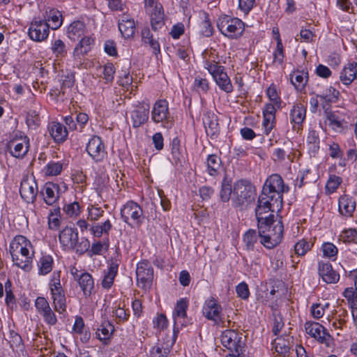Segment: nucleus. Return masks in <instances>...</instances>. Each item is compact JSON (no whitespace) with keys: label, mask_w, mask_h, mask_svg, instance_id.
Wrapping results in <instances>:
<instances>
[{"label":"nucleus","mask_w":357,"mask_h":357,"mask_svg":"<svg viewBox=\"0 0 357 357\" xmlns=\"http://www.w3.org/2000/svg\"><path fill=\"white\" fill-rule=\"evenodd\" d=\"M30 242L23 236H17L10 242L9 252L14 264L25 271L32 268L33 253L30 254Z\"/></svg>","instance_id":"nucleus-1"},{"label":"nucleus","mask_w":357,"mask_h":357,"mask_svg":"<svg viewBox=\"0 0 357 357\" xmlns=\"http://www.w3.org/2000/svg\"><path fill=\"white\" fill-rule=\"evenodd\" d=\"M256 194L255 186L248 180L241 179L234 183L231 202L234 207L243 206L250 202Z\"/></svg>","instance_id":"nucleus-2"},{"label":"nucleus","mask_w":357,"mask_h":357,"mask_svg":"<svg viewBox=\"0 0 357 357\" xmlns=\"http://www.w3.org/2000/svg\"><path fill=\"white\" fill-rule=\"evenodd\" d=\"M217 27L220 33L228 38L238 39L244 32L245 23L237 17L223 15L218 18Z\"/></svg>","instance_id":"nucleus-3"},{"label":"nucleus","mask_w":357,"mask_h":357,"mask_svg":"<svg viewBox=\"0 0 357 357\" xmlns=\"http://www.w3.org/2000/svg\"><path fill=\"white\" fill-rule=\"evenodd\" d=\"M29 146V138L21 131L14 132L6 145V151L18 159H22L26 155Z\"/></svg>","instance_id":"nucleus-4"},{"label":"nucleus","mask_w":357,"mask_h":357,"mask_svg":"<svg viewBox=\"0 0 357 357\" xmlns=\"http://www.w3.org/2000/svg\"><path fill=\"white\" fill-rule=\"evenodd\" d=\"M50 289L54 310L59 314L66 311V298L60 281V272H54L50 282Z\"/></svg>","instance_id":"nucleus-5"},{"label":"nucleus","mask_w":357,"mask_h":357,"mask_svg":"<svg viewBox=\"0 0 357 357\" xmlns=\"http://www.w3.org/2000/svg\"><path fill=\"white\" fill-rule=\"evenodd\" d=\"M151 116L155 123H161L166 129L174 126V117L169 112V103L166 100H158L153 104Z\"/></svg>","instance_id":"nucleus-6"},{"label":"nucleus","mask_w":357,"mask_h":357,"mask_svg":"<svg viewBox=\"0 0 357 357\" xmlns=\"http://www.w3.org/2000/svg\"><path fill=\"white\" fill-rule=\"evenodd\" d=\"M261 191L283 203V194L289 191V187L284 184L280 174H273L266 178Z\"/></svg>","instance_id":"nucleus-7"},{"label":"nucleus","mask_w":357,"mask_h":357,"mask_svg":"<svg viewBox=\"0 0 357 357\" xmlns=\"http://www.w3.org/2000/svg\"><path fill=\"white\" fill-rule=\"evenodd\" d=\"M121 218L122 220L131 226V220L137 226H141L144 222V216L141 206L134 201L127 202L121 208Z\"/></svg>","instance_id":"nucleus-8"},{"label":"nucleus","mask_w":357,"mask_h":357,"mask_svg":"<svg viewBox=\"0 0 357 357\" xmlns=\"http://www.w3.org/2000/svg\"><path fill=\"white\" fill-rule=\"evenodd\" d=\"M206 68L212 75L220 89L227 93H231L234 89L233 85L229 76L225 71V68L213 63H206Z\"/></svg>","instance_id":"nucleus-9"},{"label":"nucleus","mask_w":357,"mask_h":357,"mask_svg":"<svg viewBox=\"0 0 357 357\" xmlns=\"http://www.w3.org/2000/svg\"><path fill=\"white\" fill-rule=\"evenodd\" d=\"M306 333L319 343L325 344L327 347H331L333 344V339L327 332V330L319 323L315 321H307L305 324Z\"/></svg>","instance_id":"nucleus-10"},{"label":"nucleus","mask_w":357,"mask_h":357,"mask_svg":"<svg viewBox=\"0 0 357 357\" xmlns=\"http://www.w3.org/2000/svg\"><path fill=\"white\" fill-rule=\"evenodd\" d=\"M220 342L224 347L231 353L240 352L243 350L245 343L242 340L241 334L231 329L224 331L220 335Z\"/></svg>","instance_id":"nucleus-11"},{"label":"nucleus","mask_w":357,"mask_h":357,"mask_svg":"<svg viewBox=\"0 0 357 357\" xmlns=\"http://www.w3.org/2000/svg\"><path fill=\"white\" fill-rule=\"evenodd\" d=\"M50 24L43 20L34 18L30 23L28 36L31 40L40 43L45 41L50 34Z\"/></svg>","instance_id":"nucleus-12"},{"label":"nucleus","mask_w":357,"mask_h":357,"mask_svg":"<svg viewBox=\"0 0 357 357\" xmlns=\"http://www.w3.org/2000/svg\"><path fill=\"white\" fill-rule=\"evenodd\" d=\"M324 113L329 128L335 132H342L348 128L349 123L347 119L349 116L346 113L340 110L331 111L328 109H326Z\"/></svg>","instance_id":"nucleus-13"},{"label":"nucleus","mask_w":357,"mask_h":357,"mask_svg":"<svg viewBox=\"0 0 357 357\" xmlns=\"http://www.w3.org/2000/svg\"><path fill=\"white\" fill-rule=\"evenodd\" d=\"M86 150L89 155L96 162H100L107 155L104 143L98 136H92L86 144Z\"/></svg>","instance_id":"nucleus-14"},{"label":"nucleus","mask_w":357,"mask_h":357,"mask_svg":"<svg viewBox=\"0 0 357 357\" xmlns=\"http://www.w3.org/2000/svg\"><path fill=\"white\" fill-rule=\"evenodd\" d=\"M137 284L140 288H150L153 280V269L147 261L137 264L136 270Z\"/></svg>","instance_id":"nucleus-15"},{"label":"nucleus","mask_w":357,"mask_h":357,"mask_svg":"<svg viewBox=\"0 0 357 357\" xmlns=\"http://www.w3.org/2000/svg\"><path fill=\"white\" fill-rule=\"evenodd\" d=\"M222 307L218 301L213 296L208 298L203 305V315L208 320L218 324L220 321Z\"/></svg>","instance_id":"nucleus-16"},{"label":"nucleus","mask_w":357,"mask_h":357,"mask_svg":"<svg viewBox=\"0 0 357 357\" xmlns=\"http://www.w3.org/2000/svg\"><path fill=\"white\" fill-rule=\"evenodd\" d=\"M188 302L185 299L181 298L177 301L176 305L173 312L174 317V329L173 334L174 337H177L179 330L184 326V319L187 314Z\"/></svg>","instance_id":"nucleus-17"},{"label":"nucleus","mask_w":357,"mask_h":357,"mask_svg":"<svg viewBox=\"0 0 357 357\" xmlns=\"http://www.w3.org/2000/svg\"><path fill=\"white\" fill-rule=\"evenodd\" d=\"M150 105L149 103L140 102L130 112L132 125L138 128L144 124L149 117Z\"/></svg>","instance_id":"nucleus-18"},{"label":"nucleus","mask_w":357,"mask_h":357,"mask_svg":"<svg viewBox=\"0 0 357 357\" xmlns=\"http://www.w3.org/2000/svg\"><path fill=\"white\" fill-rule=\"evenodd\" d=\"M35 306L38 312L43 317L44 321L50 326L57 322L56 314L50 306L48 301L44 297H38L35 301Z\"/></svg>","instance_id":"nucleus-19"},{"label":"nucleus","mask_w":357,"mask_h":357,"mask_svg":"<svg viewBox=\"0 0 357 357\" xmlns=\"http://www.w3.org/2000/svg\"><path fill=\"white\" fill-rule=\"evenodd\" d=\"M203 123L207 136L212 139L218 138L220 132L218 116L212 112H206L204 114Z\"/></svg>","instance_id":"nucleus-20"},{"label":"nucleus","mask_w":357,"mask_h":357,"mask_svg":"<svg viewBox=\"0 0 357 357\" xmlns=\"http://www.w3.org/2000/svg\"><path fill=\"white\" fill-rule=\"evenodd\" d=\"M61 188L58 183L47 182L40 191L44 202L50 206L57 203L60 196Z\"/></svg>","instance_id":"nucleus-21"},{"label":"nucleus","mask_w":357,"mask_h":357,"mask_svg":"<svg viewBox=\"0 0 357 357\" xmlns=\"http://www.w3.org/2000/svg\"><path fill=\"white\" fill-rule=\"evenodd\" d=\"M318 273L322 280L328 284L337 283L340 280V275L333 270L330 262L319 261L318 263Z\"/></svg>","instance_id":"nucleus-22"},{"label":"nucleus","mask_w":357,"mask_h":357,"mask_svg":"<svg viewBox=\"0 0 357 357\" xmlns=\"http://www.w3.org/2000/svg\"><path fill=\"white\" fill-rule=\"evenodd\" d=\"M306 116V108L301 103H296L290 110V122L293 124V129L299 130L302 129L303 123Z\"/></svg>","instance_id":"nucleus-23"},{"label":"nucleus","mask_w":357,"mask_h":357,"mask_svg":"<svg viewBox=\"0 0 357 357\" xmlns=\"http://www.w3.org/2000/svg\"><path fill=\"white\" fill-rule=\"evenodd\" d=\"M20 193L26 202H33L37 197L38 186L35 181L23 180L20 184Z\"/></svg>","instance_id":"nucleus-24"},{"label":"nucleus","mask_w":357,"mask_h":357,"mask_svg":"<svg viewBox=\"0 0 357 357\" xmlns=\"http://www.w3.org/2000/svg\"><path fill=\"white\" fill-rule=\"evenodd\" d=\"M119 264V260L117 259H112L109 262V266L104 271V277L101 282L103 289H109L113 285L114 278L118 273Z\"/></svg>","instance_id":"nucleus-25"},{"label":"nucleus","mask_w":357,"mask_h":357,"mask_svg":"<svg viewBox=\"0 0 357 357\" xmlns=\"http://www.w3.org/2000/svg\"><path fill=\"white\" fill-rule=\"evenodd\" d=\"M78 238V231L76 228L66 227L59 233V240L66 251H68L72 245L77 241Z\"/></svg>","instance_id":"nucleus-26"},{"label":"nucleus","mask_w":357,"mask_h":357,"mask_svg":"<svg viewBox=\"0 0 357 357\" xmlns=\"http://www.w3.org/2000/svg\"><path fill=\"white\" fill-rule=\"evenodd\" d=\"M357 79V62L349 61L346 63L340 72V80L346 85L349 86Z\"/></svg>","instance_id":"nucleus-27"},{"label":"nucleus","mask_w":357,"mask_h":357,"mask_svg":"<svg viewBox=\"0 0 357 357\" xmlns=\"http://www.w3.org/2000/svg\"><path fill=\"white\" fill-rule=\"evenodd\" d=\"M47 129L54 142L57 144L63 143L68 138V130L61 123L52 121L49 123Z\"/></svg>","instance_id":"nucleus-28"},{"label":"nucleus","mask_w":357,"mask_h":357,"mask_svg":"<svg viewBox=\"0 0 357 357\" xmlns=\"http://www.w3.org/2000/svg\"><path fill=\"white\" fill-rule=\"evenodd\" d=\"M141 38L142 45L145 47H149L153 54L158 56L160 54V43L153 38V36L148 26H144L142 29Z\"/></svg>","instance_id":"nucleus-29"},{"label":"nucleus","mask_w":357,"mask_h":357,"mask_svg":"<svg viewBox=\"0 0 357 357\" xmlns=\"http://www.w3.org/2000/svg\"><path fill=\"white\" fill-rule=\"evenodd\" d=\"M75 280L78 282L84 296H91L94 289V280L92 275L87 272L80 273L79 276H75Z\"/></svg>","instance_id":"nucleus-30"},{"label":"nucleus","mask_w":357,"mask_h":357,"mask_svg":"<svg viewBox=\"0 0 357 357\" xmlns=\"http://www.w3.org/2000/svg\"><path fill=\"white\" fill-rule=\"evenodd\" d=\"M356 209V201L348 195H342L338 200V210L341 215L351 217Z\"/></svg>","instance_id":"nucleus-31"},{"label":"nucleus","mask_w":357,"mask_h":357,"mask_svg":"<svg viewBox=\"0 0 357 357\" xmlns=\"http://www.w3.org/2000/svg\"><path fill=\"white\" fill-rule=\"evenodd\" d=\"M274 197L270 196L268 194H264L261 191L257 201V204L267 208L271 212L279 211L282 208V202L279 200L273 199Z\"/></svg>","instance_id":"nucleus-32"},{"label":"nucleus","mask_w":357,"mask_h":357,"mask_svg":"<svg viewBox=\"0 0 357 357\" xmlns=\"http://www.w3.org/2000/svg\"><path fill=\"white\" fill-rule=\"evenodd\" d=\"M176 337H177L173 335L170 341L158 342L156 345L153 347L150 351V357H167L172 346L176 342Z\"/></svg>","instance_id":"nucleus-33"},{"label":"nucleus","mask_w":357,"mask_h":357,"mask_svg":"<svg viewBox=\"0 0 357 357\" xmlns=\"http://www.w3.org/2000/svg\"><path fill=\"white\" fill-rule=\"evenodd\" d=\"M119 29L125 38L132 37L135 33V23L133 19L123 15L119 21Z\"/></svg>","instance_id":"nucleus-34"},{"label":"nucleus","mask_w":357,"mask_h":357,"mask_svg":"<svg viewBox=\"0 0 357 357\" xmlns=\"http://www.w3.org/2000/svg\"><path fill=\"white\" fill-rule=\"evenodd\" d=\"M43 20L50 24L52 29L56 30L62 25L63 17L59 10L52 8L45 11Z\"/></svg>","instance_id":"nucleus-35"},{"label":"nucleus","mask_w":357,"mask_h":357,"mask_svg":"<svg viewBox=\"0 0 357 357\" xmlns=\"http://www.w3.org/2000/svg\"><path fill=\"white\" fill-rule=\"evenodd\" d=\"M94 40L91 37H84L75 46L73 51L75 59H80L82 56L86 54L91 49Z\"/></svg>","instance_id":"nucleus-36"},{"label":"nucleus","mask_w":357,"mask_h":357,"mask_svg":"<svg viewBox=\"0 0 357 357\" xmlns=\"http://www.w3.org/2000/svg\"><path fill=\"white\" fill-rule=\"evenodd\" d=\"M268 225L258 226L259 236L261 238L260 243L268 249H273L279 244V237L266 236Z\"/></svg>","instance_id":"nucleus-37"},{"label":"nucleus","mask_w":357,"mask_h":357,"mask_svg":"<svg viewBox=\"0 0 357 357\" xmlns=\"http://www.w3.org/2000/svg\"><path fill=\"white\" fill-rule=\"evenodd\" d=\"M290 79L296 89L302 91L308 82V73L304 70H297L290 75Z\"/></svg>","instance_id":"nucleus-38"},{"label":"nucleus","mask_w":357,"mask_h":357,"mask_svg":"<svg viewBox=\"0 0 357 357\" xmlns=\"http://www.w3.org/2000/svg\"><path fill=\"white\" fill-rule=\"evenodd\" d=\"M54 260L51 255L43 254L38 261V274L45 275L53 268Z\"/></svg>","instance_id":"nucleus-39"},{"label":"nucleus","mask_w":357,"mask_h":357,"mask_svg":"<svg viewBox=\"0 0 357 357\" xmlns=\"http://www.w3.org/2000/svg\"><path fill=\"white\" fill-rule=\"evenodd\" d=\"M222 161L215 154L208 155L206 159V171L210 176H216L221 168Z\"/></svg>","instance_id":"nucleus-40"},{"label":"nucleus","mask_w":357,"mask_h":357,"mask_svg":"<svg viewBox=\"0 0 357 357\" xmlns=\"http://www.w3.org/2000/svg\"><path fill=\"white\" fill-rule=\"evenodd\" d=\"M339 94V91L334 87L329 86L325 91L320 94H317V98H319L323 102V107H325V104L328 105L331 103L336 102Z\"/></svg>","instance_id":"nucleus-41"},{"label":"nucleus","mask_w":357,"mask_h":357,"mask_svg":"<svg viewBox=\"0 0 357 357\" xmlns=\"http://www.w3.org/2000/svg\"><path fill=\"white\" fill-rule=\"evenodd\" d=\"M112 228V225L110 220L107 219L102 224L98 223L91 225L89 230L94 237L100 238L103 234L108 236Z\"/></svg>","instance_id":"nucleus-42"},{"label":"nucleus","mask_w":357,"mask_h":357,"mask_svg":"<svg viewBox=\"0 0 357 357\" xmlns=\"http://www.w3.org/2000/svg\"><path fill=\"white\" fill-rule=\"evenodd\" d=\"M85 25L81 21H75L68 27L67 34L70 40H75L84 33Z\"/></svg>","instance_id":"nucleus-43"},{"label":"nucleus","mask_w":357,"mask_h":357,"mask_svg":"<svg viewBox=\"0 0 357 357\" xmlns=\"http://www.w3.org/2000/svg\"><path fill=\"white\" fill-rule=\"evenodd\" d=\"M283 225L280 220L275 221L272 219L270 222H268L266 229V236H279V243L281 242L283 237Z\"/></svg>","instance_id":"nucleus-44"},{"label":"nucleus","mask_w":357,"mask_h":357,"mask_svg":"<svg viewBox=\"0 0 357 357\" xmlns=\"http://www.w3.org/2000/svg\"><path fill=\"white\" fill-rule=\"evenodd\" d=\"M232 192L231 179L225 174L222 181L221 189L220 191V197L221 201L223 202H228L231 198Z\"/></svg>","instance_id":"nucleus-45"},{"label":"nucleus","mask_w":357,"mask_h":357,"mask_svg":"<svg viewBox=\"0 0 357 357\" xmlns=\"http://www.w3.org/2000/svg\"><path fill=\"white\" fill-rule=\"evenodd\" d=\"M271 212L267 208L257 204L255 208V214L258 222V226L268 225L272 219H274V215L270 213L268 215L265 214Z\"/></svg>","instance_id":"nucleus-46"},{"label":"nucleus","mask_w":357,"mask_h":357,"mask_svg":"<svg viewBox=\"0 0 357 357\" xmlns=\"http://www.w3.org/2000/svg\"><path fill=\"white\" fill-rule=\"evenodd\" d=\"M114 331V326L109 321H104L98 328L96 334L100 340H106L110 338Z\"/></svg>","instance_id":"nucleus-47"},{"label":"nucleus","mask_w":357,"mask_h":357,"mask_svg":"<svg viewBox=\"0 0 357 357\" xmlns=\"http://www.w3.org/2000/svg\"><path fill=\"white\" fill-rule=\"evenodd\" d=\"M89 248H90V242L88 238L82 237L79 239L78 237L68 251H74L76 254L82 255L87 253Z\"/></svg>","instance_id":"nucleus-48"},{"label":"nucleus","mask_w":357,"mask_h":357,"mask_svg":"<svg viewBox=\"0 0 357 357\" xmlns=\"http://www.w3.org/2000/svg\"><path fill=\"white\" fill-rule=\"evenodd\" d=\"M108 241L109 239H107V242H101L100 241H94L92 245H90V248H89L87 252V255L89 257H92L94 255H101L104 252L107 251L108 249Z\"/></svg>","instance_id":"nucleus-49"},{"label":"nucleus","mask_w":357,"mask_h":357,"mask_svg":"<svg viewBox=\"0 0 357 357\" xmlns=\"http://www.w3.org/2000/svg\"><path fill=\"white\" fill-rule=\"evenodd\" d=\"M313 242L310 241H307L305 238L299 240L294 245V252L295 254L298 257H303L306 255V253L310 251L313 247Z\"/></svg>","instance_id":"nucleus-50"},{"label":"nucleus","mask_w":357,"mask_h":357,"mask_svg":"<svg viewBox=\"0 0 357 357\" xmlns=\"http://www.w3.org/2000/svg\"><path fill=\"white\" fill-rule=\"evenodd\" d=\"M258 236L255 229H248L243 235V241L247 250H253L258 241Z\"/></svg>","instance_id":"nucleus-51"},{"label":"nucleus","mask_w":357,"mask_h":357,"mask_svg":"<svg viewBox=\"0 0 357 357\" xmlns=\"http://www.w3.org/2000/svg\"><path fill=\"white\" fill-rule=\"evenodd\" d=\"M307 143L311 151L317 153L319 149L320 139L317 131L310 130L307 137Z\"/></svg>","instance_id":"nucleus-52"},{"label":"nucleus","mask_w":357,"mask_h":357,"mask_svg":"<svg viewBox=\"0 0 357 357\" xmlns=\"http://www.w3.org/2000/svg\"><path fill=\"white\" fill-rule=\"evenodd\" d=\"M87 220L91 222H96L101 218L104 214L105 211L97 205H90L87 208Z\"/></svg>","instance_id":"nucleus-53"},{"label":"nucleus","mask_w":357,"mask_h":357,"mask_svg":"<svg viewBox=\"0 0 357 357\" xmlns=\"http://www.w3.org/2000/svg\"><path fill=\"white\" fill-rule=\"evenodd\" d=\"M342 182V179L341 177L335 174L330 175L326 185V192L329 194L335 192Z\"/></svg>","instance_id":"nucleus-54"},{"label":"nucleus","mask_w":357,"mask_h":357,"mask_svg":"<svg viewBox=\"0 0 357 357\" xmlns=\"http://www.w3.org/2000/svg\"><path fill=\"white\" fill-rule=\"evenodd\" d=\"M273 346L276 352L285 355L289 352L290 346L289 341L282 337H278L274 340Z\"/></svg>","instance_id":"nucleus-55"},{"label":"nucleus","mask_w":357,"mask_h":357,"mask_svg":"<svg viewBox=\"0 0 357 357\" xmlns=\"http://www.w3.org/2000/svg\"><path fill=\"white\" fill-rule=\"evenodd\" d=\"M321 249L324 257L335 260L338 252L337 248L332 243L326 242L322 244Z\"/></svg>","instance_id":"nucleus-56"},{"label":"nucleus","mask_w":357,"mask_h":357,"mask_svg":"<svg viewBox=\"0 0 357 357\" xmlns=\"http://www.w3.org/2000/svg\"><path fill=\"white\" fill-rule=\"evenodd\" d=\"M146 12L150 15V19L165 15L162 5L158 2L151 6H144Z\"/></svg>","instance_id":"nucleus-57"},{"label":"nucleus","mask_w":357,"mask_h":357,"mask_svg":"<svg viewBox=\"0 0 357 357\" xmlns=\"http://www.w3.org/2000/svg\"><path fill=\"white\" fill-rule=\"evenodd\" d=\"M52 53L56 57H63L66 55L67 51L66 49L65 43L60 39H57L54 41L52 45Z\"/></svg>","instance_id":"nucleus-58"},{"label":"nucleus","mask_w":357,"mask_h":357,"mask_svg":"<svg viewBox=\"0 0 357 357\" xmlns=\"http://www.w3.org/2000/svg\"><path fill=\"white\" fill-rule=\"evenodd\" d=\"M8 338L10 346L13 349H21L23 347L22 339L21 336L15 331H10Z\"/></svg>","instance_id":"nucleus-59"},{"label":"nucleus","mask_w":357,"mask_h":357,"mask_svg":"<svg viewBox=\"0 0 357 357\" xmlns=\"http://www.w3.org/2000/svg\"><path fill=\"white\" fill-rule=\"evenodd\" d=\"M328 307V303H326L324 305L321 303H313L310 309L312 316L317 319L321 318L324 314L326 308Z\"/></svg>","instance_id":"nucleus-60"},{"label":"nucleus","mask_w":357,"mask_h":357,"mask_svg":"<svg viewBox=\"0 0 357 357\" xmlns=\"http://www.w3.org/2000/svg\"><path fill=\"white\" fill-rule=\"evenodd\" d=\"M63 211L69 217H76L80 213V206L78 202H74L65 204Z\"/></svg>","instance_id":"nucleus-61"},{"label":"nucleus","mask_w":357,"mask_h":357,"mask_svg":"<svg viewBox=\"0 0 357 357\" xmlns=\"http://www.w3.org/2000/svg\"><path fill=\"white\" fill-rule=\"evenodd\" d=\"M266 95L271 102H273L280 109L281 107V99L278 94L276 86L271 84L266 90Z\"/></svg>","instance_id":"nucleus-62"},{"label":"nucleus","mask_w":357,"mask_h":357,"mask_svg":"<svg viewBox=\"0 0 357 357\" xmlns=\"http://www.w3.org/2000/svg\"><path fill=\"white\" fill-rule=\"evenodd\" d=\"M63 169V165L59 162H50L45 166V174L49 176H57Z\"/></svg>","instance_id":"nucleus-63"},{"label":"nucleus","mask_w":357,"mask_h":357,"mask_svg":"<svg viewBox=\"0 0 357 357\" xmlns=\"http://www.w3.org/2000/svg\"><path fill=\"white\" fill-rule=\"evenodd\" d=\"M340 238L344 243H355L357 241V230L351 228L344 229L342 231Z\"/></svg>","instance_id":"nucleus-64"}]
</instances>
